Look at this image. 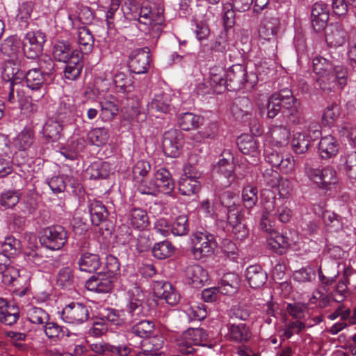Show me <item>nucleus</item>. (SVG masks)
<instances>
[{
  "label": "nucleus",
  "mask_w": 356,
  "mask_h": 356,
  "mask_svg": "<svg viewBox=\"0 0 356 356\" xmlns=\"http://www.w3.org/2000/svg\"><path fill=\"white\" fill-rule=\"evenodd\" d=\"M293 216V211L287 202L280 200H275L264 205V212L261 220V227L268 232L272 228L270 218H277L281 222H289Z\"/></svg>",
  "instance_id": "1"
},
{
  "label": "nucleus",
  "mask_w": 356,
  "mask_h": 356,
  "mask_svg": "<svg viewBox=\"0 0 356 356\" xmlns=\"http://www.w3.org/2000/svg\"><path fill=\"white\" fill-rule=\"evenodd\" d=\"M228 90H238L243 86L252 88L258 81L254 72L248 73L246 67L241 64H235L226 72Z\"/></svg>",
  "instance_id": "2"
},
{
  "label": "nucleus",
  "mask_w": 356,
  "mask_h": 356,
  "mask_svg": "<svg viewBox=\"0 0 356 356\" xmlns=\"http://www.w3.org/2000/svg\"><path fill=\"white\" fill-rule=\"evenodd\" d=\"M192 243V254L197 260L211 256L218 245L214 236L207 230L193 233Z\"/></svg>",
  "instance_id": "3"
},
{
  "label": "nucleus",
  "mask_w": 356,
  "mask_h": 356,
  "mask_svg": "<svg viewBox=\"0 0 356 356\" xmlns=\"http://www.w3.org/2000/svg\"><path fill=\"white\" fill-rule=\"evenodd\" d=\"M31 244L24 251V258L30 266L38 268L44 272H49L54 268L53 259L44 255L42 250L37 246V238L35 235L29 237Z\"/></svg>",
  "instance_id": "4"
},
{
  "label": "nucleus",
  "mask_w": 356,
  "mask_h": 356,
  "mask_svg": "<svg viewBox=\"0 0 356 356\" xmlns=\"http://www.w3.org/2000/svg\"><path fill=\"white\" fill-rule=\"evenodd\" d=\"M68 234L61 225H51L41 232L40 241L44 247L51 250H59L67 243Z\"/></svg>",
  "instance_id": "5"
},
{
  "label": "nucleus",
  "mask_w": 356,
  "mask_h": 356,
  "mask_svg": "<svg viewBox=\"0 0 356 356\" xmlns=\"http://www.w3.org/2000/svg\"><path fill=\"white\" fill-rule=\"evenodd\" d=\"M46 41L47 35L41 30L29 31L22 40L24 54L30 59L38 58L42 54Z\"/></svg>",
  "instance_id": "6"
},
{
  "label": "nucleus",
  "mask_w": 356,
  "mask_h": 356,
  "mask_svg": "<svg viewBox=\"0 0 356 356\" xmlns=\"http://www.w3.org/2000/svg\"><path fill=\"white\" fill-rule=\"evenodd\" d=\"M209 334L202 328H190L182 334L179 343L180 350L184 354H192L195 351L194 346H210Z\"/></svg>",
  "instance_id": "7"
},
{
  "label": "nucleus",
  "mask_w": 356,
  "mask_h": 356,
  "mask_svg": "<svg viewBox=\"0 0 356 356\" xmlns=\"http://www.w3.org/2000/svg\"><path fill=\"white\" fill-rule=\"evenodd\" d=\"M128 301L126 311L130 316L131 321L139 320L147 314L145 307V294L138 286H134L128 291Z\"/></svg>",
  "instance_id": "8"
},
{
  "label": "nucleus",
  "mask_w": 356,
  "mask_h": 356,
  "mask_svg": "<svg viewBox=\"0 0 356 356\" xmlns=\"http://www.w3.org/2000/svg\"><path fill=\"white\" fill-rule=\"evenodd\" d=\"M280 28V22L278 17L271 15H266L260 22L258 33L260 40L271 43L273 54L277 48V36Z\"/></svg>",
  "instance_id": "9"
},
{
  "label": "nucleus",
  "mask_w": 356,
  "mask_h": 356,
  "mask_svg": "<svg viewBox=\"0 0 356 356\" xmlns=\"http://www.w3.org/2000/svg\"><path fill=\"white\" fill-rule=\"evenodd\" d=\"M90 316V307L80 302H71L66 305L61 314L62 320L69 324L79 325L87 321Z\"/></svg>",
  "instance_id": "10"
},
{
  "label": "nucleus",
  "mask_w": 356,
  "mask_h": 356,
  "mask_svg": "<svg viewBox=\"0 0 356 356\" xmlns=\"http://www.w3.org/2000/svg\"><path fill=\"white\" fill-rule=\"evenodd\" d=\"M298 243V236L296 231L290 230L289 233H271L268 240V245L275 252L282 254L287 248L296 249Z\"/></svg>",
  "instance_id": "11"
},
{
  "label": "nucleus",
  "mask_w": 356,
  "mask_h": 356,
  "mask_svg": "<svg viewBox=\"0 0 356 356\" xmlns=\"http://www.w3.org/2000/svg\"><path fill=\"white\" fill-rule=\"evenodd\" d=\"M24 84L33 92H37L35 97L38 101L45 94L44 76L42 71L38 68L29 70L24 75Z\"/></svg>",
  "instance_id": "12"
},
{
  "label": "nucleus",
  "mask_w": 356,
  "mask_h": 356,
  "mask_svg": "<svg viewBox=\"0 0 356 356\" xmlns=\"http://www.w3.org/2000/svg\"><path fill=\"white\" fill-rule=\"evenodd\" d=\"M183 144L182 134L176 129L165 131L163 138L164 154L169 157H177Z\"/></svg>",
  "instance_id": "13"
},
{
  "label": "nucleus",
  "mask_w": 356,
  "mask_h": 356,
  "mask_svg": "<svg viewBox=\"0 0 356 356\" xmlns=\"http://www.w3.org/2000/svg\"><path fill=\"white\" fill-rule=\"evenodd\" d=\"M283 92L286 93L283 99V115L289 123L298 124L301 116L300 103L293 96L291 90H283Z\"/></svg>",
  "instance_id": "14"
},
{
  "label": "nucleus",
  "mask_w": 356,
  "mask_h": 356,
  "mask_svg": "<svg viewBox=\"0 0 356 356\" xmlns=\"http://www.w3.org/2000/svg\"><path fill=\"white\" fill-rule=\"evenodd\" d=\"M149 63L150 55L148 48L136 49L129 56V67L134 74L146 73Z\"/></svg>",
  "instance_id": "15"
},
{
  "label": "nucleus",
  "mask_w": 356,
  "mask_h": 356,
  "mask_svg": "<svg viewBox=\"0 0 356 356\" xmlns=\"http://www.w3.org/2000/svg\"><path fill=\"white\" fill-rule=\"evenodd\" d=\"M76 107L72 97L63 96L59 99L56 110V118L61 122L72 124L75 120Z\"/></svg>",
  "instance_id": "16"
},
{
  "label": "nucleus",
  "mask_w": 356,
  "mask_h": 356,
  "mask_svg": "<svg viewBox=\"0 0 356 356\" xmlns=\"http://www.w3.org/2000/svg\"><path fill=\"white\" fill-rule=\"evenodd\" d=\"M305 172L309 180L322 188L330 186L334 179V170L332 167L323 170L307 167Z\"/></svg>",
  "instance_id": "17"
},
{
  "label": "nucleus",
  "mask_w": 356,
  "mask_h": 356,
  "mask_svg": "<svg viewBox=\"0 0 356 356\" xmlns=\"http://www.w3.org/2000/svg\"><path fill=\"white\" fill-rule=\"evenodd\" d=\"M113 286V279L105 274L92 275L86 282V287L90 291L106 293L110 292Z\"/></svg>",
  "instance_id": "18"
},
{
  "label": "nucleus",
  "mask_w": 356,
  "mask_h": 356,
  "mask_svg": "<svg viewBox=\"0 0 356 356\" xmlns=\"http://www.w3.org/2000/svg\"><path fill=\"white\" fill-rule=\"evenodd\" d=\"M186 280L194 287L199 288L209 280V274L198 264L189 265L185 270Z\"/></svg>",
  "instance_id": "19"
},
{
  "label": "nucleus",
  "mask_w": 356,
  "mask_h": 356,
  "mask_svg": "<svg viewBox=\"0 0 356 356\" xmlns=\"http://www.w3.org/2000/svg\"><path fill=\"white\" fill-rule=\"evenodd\" d=\"M152 181L159 193L170 194L175 188L171 174L164 168H159L155 171Z\"/></svg>",
  "instance_id": "20"
},
{
  "label": "nucleus",
  "mask_w": 356,
  "mask_h": 356,
  "mask_svg": "<svg viewBox=\"0 0 356 356\" xmlns=\"http://www.w3.org/2000/svg\"><path fill=\"white\" fill-rule=\"evenodd\" d=\"M76 54L79 56L81 54L79 51L74 49L68 41L58 40L53 46L52 55L56 61L66 63Z\"/></svg>",
  "instance_id": "21"
},
{
  "label": "nucleus",
  "mask_w": 356,
  "mask_h": 356,
  "mask_svg": "<svg viewBox=\"0 0 356 356\" xmlns=\"http://www.w3.org/2000/svg\"><path fill=\"white\" fill-rule=\"evenodd\" d=\"M312 23L316 31H321L327 26L329 19L327 6L322 2L315 3L312 8Z\"/></svg>",
  "instance_id": "22"
},
{
  "label": "nucleus",
  "mask_w": 356,
  "mask_h": 356,
  "mask_svg": "<svg viewBox=\"0 0 356 356\" xmlns=\"http://www.w3.org/2000/svg\"><path fill=\"white\" fill-rule=\"evenodd\" d=\"M156 296L170 305H176L180 300V295L169 282H157L154 286Z\"/></svg>",
  "instance_id": "23"
},
{
  "label": "nucleus",
  "mask_w": 356,
  "mask_h": 356,
  "mask_svg": "<svg viewBox=\"0 0 356 356\" xmlns=\"http://www.w3.org/2000/svg\"><path fill=\"white\" fill-rule=\"evenodd\" d=\"M227 337L230 341L245 343L251 339L252 332L245 323H230L228 325Z\"/></svg>",
  "instance_id": "24"
},
{
  "label": "nucleus",
  "mask_w": 356,
  "mask_h": 356,
  "mask_svg": "<svg viewBox=\"0 0 356 356\" xmlns=\"http://www.w3.org/2000/svg\"><path fill=\"white\" fill-rule=\"evenodd\" d=\"M346 282L347 278L341 283H339L337 289H335V302H337V305H335V319L340 317L341 319L346 320L350 313L349 307L344 303H341L346 293Z\"/></svg>",
  "instance_id": "25"
},
{
  "label": "nucleus",
  "mask_w": 356,
  "mask_h": 356,
  "mask_svg": "<svg viewBox=\"0 0 356 356\" xmlns=\"http://www.w3.org/2000/svg\"><path fill=\"white\" fill-rule=\"evenodd\" d=\"M127 222L137 229H145L149 225V217L145 210L141 208H132L127 214Z\"/></svg>",
  "instance_id": "26"
},
{
  "label": "nucleus",
  "mask_w": 356,
  "mask_h": 356,
  "mask_svg": "<svg viewBox=\"0 0 356 356\" xmlns=\"http://www.w3.org/2000/svg\"><path fill=\"white\" fill-rule=\"evenodd\" d=\"M245 277L250 287L257 289L266 283L267 275L260 266L252 265L247 268Z\"/></svg>",
  "instance_id": "27"
},
{
  "label": "nucleus",
  "mask_w": 356,
  "mask_h": 356,
  "mask_svg": "<svg viewBox=\"0 0 356 356\" xmlns=\"http://www.w3.org/2000/svg\"><path fill=\"white\" fill-rule=\"evenodd\" d=\"M19 318L18 308L8 305L5 299L0 298V322L6 325H13Z\"/></svg>",
  "instance_id": "28"
},
{
  "label": "nucleus",
  "mask_w": 356,
  "mask_h": 356,
  "mask_svg": "<svg viewBox=\"0 0 356 356\" xmlns=\"http://www.w3.org/2000/svg\"><path fill=\"white\" fill-rule=\"evenodd\" d=\"M26 319L32 324L42 327L49 321V315L46 310L33 305H27L24 309Z\"/></svg>",
  "instance_id": "29"
},
{
  "label": "nucleus",
  "mask_w": 356,
  "mask_h": 356,
  "mask_svg": "<svg viewBox=\"0 0 356 356\" xmlns=\"http://www.w3.org/2000/svg\"><path fill=\"white\" fill-rule=\"evenodd\" d=\"M102 264L101 259L97 254L83 252L78 260L80 270L88 273L97 271Z\"/></svg>",
  "instance_id": "30"
},
{
  "label": "nucleus",
  "mask_w": 356,
  "mask_h": 356,
  "mask_svg": "<svg viewBox=\"0 0 356 356\" xmlns=\"http://www.w3.org/2000/svg\"><path fill=\"white\" fill-rule=\"evenodd\" d=\"M240 283V277L236 273L225 274L219 286L220 293L228 296L234 294L239 288Z\"/></svg>",
  "instance_id": "31"
},
{
  "label": "nucleus",
  "mask_w": 356,
  "mask_h": 356,
  "mask_svg": "<svg viewBox=\"0 0 356 356\" xmlns=\"http://www.w3.org/2000/svg\"><path fill=\"white\" fill-rule=\"evenodd\" d=\"M82 55H74L71 59L67 60L64 70V76L70 81L76 80L81 74L83 69Z\"/></svg>",
  "instance_id": "32"
},
{
  "label": "nucleus",
  "mask_w": 356,
  "mask_h": 356,
  "mask_svg": "<svg viewBox=\"0 0 356 356\" xmlns=\"http://www.w3.org/2000/svg\"><path fill=\"white\" fill-rule=\"evenodd\" d=\"M207 79L217 90V94H220L227 89L226 72L222 67L218 66L211 67L209 71V76Z\"/></svg>",
  "instance_id": "33"
},
{
  "label": "nucleus",
  "mask_w": 356,
  "mask_h": 356,
  "mask_svg": "<svg viewBox=\"0 0 356 356\" xmlns=\"http://www.w3.org/2000/svg\"><path fill=\"white\" fill-rule=\"evenodd\" d=\"M65 124L59 121L57 118L55 120H47L43 126L44 136L51 141H57L60 138L63 128Z\"/></svg>",
  "instance_id": "34"
},
{
  "label": "nucleus",
  "mask_w": 356,
  "mask_h": 356,
  "mask_svg": "<svg viewBox=\"0 0 356 356\" xmlns=\"http://www.w3.org/2000/svg\"><path fill=\"white\" fill-rule=\"evenodd\" d=\"M91 350L99 355L111 353L118 356H127L129 353V348L124 346H115L105 343H95L90 345Z\"/></svg>",
  "instance_id": "35"
},
{
  "label": "nucleus",
  "mask_w": 356,
  "mask_h": 356,
  "mask_svg": "<svg viewBox=\"0 0 356 356\" xmlns=\"http://www.w3.org/2000/svg\"><path fill=\"white\" fill-rule=\"evenodd\" d=\"M179 127L184 131L198 128L203 123V118L191 112L179 114L177 120Z\"/></svg>",
  "instance_id": "36"
},
{
  "label": "nucleus",
  "mask_w": 356,
  "mask_h": 356,
  "mask_svg": "<svg viewBox=\"0 0 356 356\" xmlns=\"http://www.w3.org/2000/svg\"><path fill=\"white\" fill-rule=\"evenodd\" d=\"M172 95L169 93L162 92L154 96L149 104V110L166 113L171 109Z\"/></svg>",
  "instance_id": "37"
},
{
  "label": "nucleus",
  "mask_w": 356,
  "mask_h": 356,
  "mask_svg": "<svg viewBox=\"0 0 356 356\" xmlns=\"http://www.w3.org/2000/svg\"><path fill=\"white\" fill-rule=\"evenodd\" d=\"M286 93L283 90L273 93L268 99L266 105V115L268 118H274L283 108V99Z\"/></svg>",
  "instance_id": "38"
},
{
  "label": "nucleus",
  "mask_w": 356,
  "mask_h": 356,
  "mask_svg": "<svg viewBox=\"0 0 356 356\" xmlns=\"http://www.w3.org/2000/svg\"><path fill=\"white\" fill-rule=\"evenodd\" d=\"M197 176H188L182 177L179 182V191L183 195L190 196L197 193L200 189V183L197 181Z\"/></svg>",
  "instance_id": "39"
},
{
  "label": "nucleus",
  "mask_w": 356,
  "mask_h": 356,
  "mask_svg": "<svg viewBox=\"0 0 356 356\" xmlns=\"http://www.w3.org/2000/svg\"><path fill=\"white\" fill-rule=\"evenodd\" d=\"M232 160V156L229 159H221L213 167L215 172L227 179L228 185H230L235 178L234 164Z\"/></svg>",
  "instance_id": "40"
},
{
  "label": "nucleus",
  "mask_w": 356,
  "mask_h": 356,
  "mask_svg": "<svg viewBox=\"0 0 356 356\" xmlns=\"http://www.w3.org/2000/svg\"><path fill=\"white\" fill-rule=\"evenodd\" d=\"M92 224L98 226L104 222L108 215L105 206L100 201H92L88 205Z\"/></svg>",
  "instance_id": "41"
},
{
  "label": "nucleus",
  "mask_w": 356,
  "mask_h": 356,
  "mask_svg": "<svg viewBox=\"0 0 356 356\" xmlns=\"http://www.w3.org/2000/svg\"><path fill=\"white\" fill-rule=\"evenodd\" d=\"M77 35L81 51L85 54L91 52L94 47V37L89 29L86 26L79 27Z\"/></svg>",
  "instance_id": "42"
},
{
  "label": "nucleus",
  "mask_w": 356,
  "mask_h": 356,
  "mask_svg": "<svg viewBox=\"0 0 356 356\" xmlns=\"http://www.w3.org/2000/svg\"><path fill=\"white\" fill-rule=\"evenodd\" d=\"M234 44L231 31L229 30H223L216 38L211 46V49L213 51L227 53V50L230 49Z\"/></svg>",
  "instance_id": "43"
},
{
  "label": "nucleus",
  "mask_w": 356,
  "mask_h": 356,
  "mask_svg": "<svg viewBox=\"0 0 356 356\" xmlns=\"http://www.w3.org/2000/svg\"><path fill=\"white\" fill-rule=\"evenodd\" d=\"M237 145L243 154H250L254 156L258 153L257 141L251 136H241L237 140Z\"/></svg>",
  "instance_id": "44"
},
{
  "label": "nucleus",
  "mask_w": 356,
  "mask_h": 356,
  "mask_svg": "<svg viewBox=\"0 0 356 356\" xmlns=\"http://www.w3.org/2000/svg\"><path fill=\"white\" fill-rule=\"evenodd\" d=\"M71 177H65L64 175H57L47 179V183L54 193H59L65 191L67 181L70 183L72 188H76L79 185V184L75 183L74 180L71 182Z\"/></svg>",
  "instance_id": "45"
},
{
  "label": "nucleus",
  "mask_w": 356,
  "mask_h": 356,
  "mask_svg": "<svg viewBox=\"0 0 356 356\" xmlns=\"http://www.w3.org/2000/svg\"><path fill=\"white\" fill-rule=\"evenodd\" d=\"M42 328L44 330L45 335L49 339H60L64 337L69 336V331L67 328L58 325L54 322L47 321L44 323Z\"/></svg>",
  "instance_id": "46"
},
{
  "label": "nucleus",
  "mask_w": 356,
  "mask_h": 356,
  "mask_svg": "<svg viewBox=\"0 0 356 356\" xmlns=\"http://www.w3.org/2000/svg\"><path fill=\"white\" fill-rule=\"evenodd\" d=\"M154 330V323L149 320H140L131 327V332L141 338H149Z\"/></svg>",
  "instance_id": "47"
},
{
  "label": "nucleus",
  "mask_w": 356,
  "mask_h": 356,
  "mask_svg": "<svg viewBox=\"0 0 356 356\" xmlns=\"http://www.w3.org/2000/svg\"><path fill=\"white\" fill-rule=\"evenodd\" d=\"M88 171L92 179H106L111 173V166L108 162L95 163L90 166Z\"/></svg>",
  "instance_id": "48"
},
{
  "label": "nucleus",
  "mask_w": 356,
  "mask_h": 356,
  "mask_svg": "<svg viewBox=\"0 0 356 356\" xmlns=\"http://www.w3.org/2000/svg\"><path fill=\"white\" fill-rule=\"evenodd\" d=\"M34 134L31 129H24L15 139V145L20 150L29 149L33 143Z\"/></svg>",
  "instance_id": "49"
},
{
  "label": "nucleus",
  "mask_w": 356,
  "mask_h": 356,
  "mask_svg": "<svg viewBox=\"0 0 356 356\" xmlns=\"http://www.w3.org/2000/svg\"><path fill=\"white\" fill-rule=\"evenodd\" d=\"M290 131L284 126H275L270 129L272 142L277 146H282L288 143Z\"/></svg>",
  "instance_id": "50"
},
{
  "label": "nucleus",
  "mask_w": 356,
  "mask_h": 356,
  "mask_svg": "<svg viewBox=\"0 0 356 356\" xmlns=\"http://www.w3.org/2000/svg\"><path fill=\"white\" fill-rule=\"evenodd\" d=\"M153 256L158 259H164L170 257L174 252V247L168 241L154 244L152 249Z\"/></svg>",
  "instance_id": "51"
},
{
  "label": "nucleus",
  "mask_w": 356,
  "mask_h": 356,
  "mask_svg": "<svg viewBox=\"0 0 356 356\" xmlns=\"http://www.w3.org/2000/svg\"><path fill=\"white\" fill-rule=\"evenodd\" d=\"M170 232L174 236H184L189 232L188 220L186 215H180L170 225Z\"/></svg>",
  "instance_id": "52"
},
{
  "label": "nucleus",
  "mask_w": 356,
  "mask_h": 356,
  "mask_svg": "<svg viewBox=\"0 0 356 356\" xmlns=\"http://www.w3.org/2000/svg\"><path fill=\"white\" fill-rule=\"evenodd\" d=\"M313 68L315 73L319 76L333 74L332 61L323 57H317L313 60Z\"/></svg>",
  "instance_id": "53"
},
{
  "label": "nucleus",
  "mask_w": 356,
  "mask_h": 356,
  "mask_svg": "<svg viewBox=\"0 0 356 356\" xmlns=\"http://www.w3.org/2000/svg\"><path fill=\"white\" fill-rule=\"evenodd\" d=\"M88 138L93 145L97 146L104 145L109 138L108 131L104 127L95 128L90 131Z\"/></svg>",
  "instance_id": "54"
},
{
  "label": "nucleus",
  "mask_w": 356,
  "mask_h": 356,
  "mask_svg": "<svg viewBox=\"0 0 356 356\" xmlns=\"http://www.w3.org/2000/svg\"><path fill=\"white\" fill-rule=\"evenodd\" d=\"M309 137H307L306 133H296L291 140V145L293 150L297 154L305 152L310 145Z\"/></svg>",
  "instance_id": "55"
},
{
  "label": "nucleus",
  "mask_w": 356,
  "mask_h": 356,
  "mask_svg": "<svg viewBox=\"0 0 356 356\" xmlns=\"http://www.w3.org/2000/svg\"><path fill=\"white\" fill-rule=\"evenodd\" d=\"M119 0H103L102 7L106 10V21L108 29L113 27V18L115 13L119 9Z\"/></svg>",
  "instance_id": "56"
},
{
  "label": "nucleus",
  "mask_w": 356,
  "mask_h": 356,
  "mask_svg": "<svg viewBox=\"0 0 356 356\" xmlns=\"http://www.w3.org/2000/svg\"><path fill=\"white\" fill-rule=\"evenodd\" d=\"M149 342L152 343L151 349L146 348H141V350L138 352L137 356H163L159 351L163 347V341L161 337L154 336Z\"/></svg>",
  "instance_id": "57"
},
{
  "label": "nucleus",
  "mask_w": 356,
  "mask_h": 356,
  "mask_svg": "<svg viewBox=\"0 0 356 356\" xmlns=\"http://www.w3.org/2000/svg\"><path fill=\"white\" fill-rule=\"evenodd\" d=\"M318 150L322 159L332 158L334 154V137L332 135L323 137L319 143Z\"/></svg>",
  "instance_id": "58"
},
{
  "label": "nucleus",
  "mask_w": 356,
  "mask_h": 356,
  "mask_svg": "<svg viewBox=\"0 0 356 356\" xmlns=\"http://www.w3.org/2000/svg\"><path fill=\"white\" fill-rule=\"evenodd\" d=\"M348 82V72L343 65L335 66V88L347 92L346 88Z\"/></svg>",
  "instance_id": "59"
},
{
  "label": "nucleus",
  "mask_w": 356,
  "mask_h": 356,
  "mask_svg": "<svg viewBox=\"0 0 356 356\" xmlns=\"http://www.w3.org/2000/svg\"><path fill=\"white\" fill-rule=\"evenodd\" d=\"M257 188L252 186H248L243 189L242 200L244 206L248 209L252 208L257 202Z\"/></svg>",
  "instance_id": "60"
},
{
  "label": "nucleus",
  "mask_w": 356,
  "mask_h": 356,
  "mask_svg": "<svg viewBox=\"0 0 356 356\" xmlns=\"http://www.w3.org/2000/svg\"><path fill=\"white\" fill-rule=\"evenodd\" d=\"M74 276L72 270L69 267H64L59 270L56 277V284L62 288H67L72 285Z\"/></svg>",
  "instance_id": "61"
},
{
  "label": "nucleus",
  "mask_w": 356,
  "mask_h": 356,
  "mask_svg": "<svg viewBox=\"0 0 356 356\" xmlns=\"http://www.w3.org/2000/svg\"><path fill=\"white\" fill-rule=\"evenodd\" d=\"M100 317L106 323L109 322L112 325H119L123 323V319L121 318L118 311L113 308H104L99 312Z\"/></svg>",
  "instance_id": "62"
},
{
  "label": "nucleus",
  "mask_w": 356,
  "mask_h": 356,
  "mask_svg": "<svg viewBox=\"0 0 356 356\" xmlns=\"http://www.w3.org/2000/svg\"><path fill=\"white\" fill-rule=\"evenodd\" d=\"M293 277L294 280L298 282H312L316 278V271L312 267L307 266L296 270Z\"/></svg>",
  "instance_id": "63"
},
{
  "label": "nucleus",
  "mask_w": 356,
  "mask_h": 356,
  "mask_svg": "<svg viewBox=\"0 0 356 356\" xmlns=\"http://www.w3.org/2000/svg\"><path fill=\"white\" fill-rule=\"evenodd\" d=\"M32 6L28 3H23L19 8V13L17 15V21L22 29L26 28L29 22Z\"/></svg>",
  "instance_id": "64"
}]
</instances>
